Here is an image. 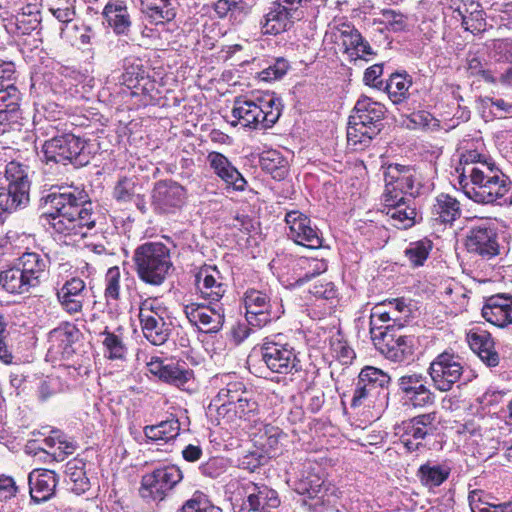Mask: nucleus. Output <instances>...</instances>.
<instances>
[{"label": "nucleus", "instance_id": "nucleus-1", "mask_svg": "<svg viewBox=\"0 0 512 512\" xmlns=\"http://www.w3.org/2000/svg\"><path fill=\"white\" fill-rule=\"evenodd\" d=\"M45 220L58 234L84 236V229L95 226L94 205L87 192L76 186L52 187L41 198Z\"/></svg>", "mask_w": 512, "mask_h": 512}, {"label": "nucleus", "instance_id": "nucleus-2", "mask_svg": "<svg viewBox=\"0 0 512 512\" xmlns=\"http://www.w3.org/2000/svg\"><path fill=\"white\" fill-rule=\"evenodd\" d=\"M468 179L460 180L465 195L481 204L507 205L512 203L511 182L494 164L482 163L481 167L465 168Z\"/></svg>", "mask_w": 512, "mask_h": 512}, {"label": "nucleus", "instance_id": "nucleus-3", "mask_svg": "<svg viewBox=\"0 0 512 512\" xmlns=\"http://www.w3.org/2000/svg\"><path fill=\"white\" fill-rule=\"evenodd\" d=\"M386 107L367 96H361L349 117L347 141L354 149L367 147L383 127Z\"/></svg>", "mask_w": 512, "mask_h": 512}, {"label": "nucleus", "instance_id": "nucleus-4", "mask_svg": "<svg viewBox=\"0 0 512 512\" xmlns=\"http://www.w3.org/2000/svg\"><path fill=\"white\" fill-rule=\"evenodd\" d=\"M232 116L236 119L233 125L241 123L254 129L271 128L282 113L281 100L274 94L265 93L253 99L238 96L234 99Z\"/></svg>", "mask_w": 512, "mask_h": 512}, {"label": "nucleus", "instance_id": "nucleus-5", "mask_svg": "<svg viewBox=\"0 0 512 512\" xmlns=\"http://www.w3.org/2000/svg\"><path fill=\"white\" fill-rule=\"evenodd\" d=\"M133 260L140 280L152 286L164 283L173 267L170 250L162 242H145L134 251Z\"/></svg>", "mask_w": 512, "mask_h": 512}, {"label": "nucleus", "instance_id": "nucleus-6", "mask_svg": "<svg viewBox=\"0 0 512 512\" xmlns=\"http://www.w3.org/2000/svg\"><path fill=\"white\" fill-rule=\"evenodd\" d=\"M5 177L9 184L6 189H0V223L4 221V213L25 208L30 201L27 166L16 161L9 162L5 168Z\"/></svg>", "mask_w": 512, "mask_h": 512}, {"label": "nucleus", "instance_id": "nucleus-7", "mask_svg": "<svg viewBox=\"0 0 512 512\" xmlns=\"http://www.w3.org/2000/svg\"><path fill=\"white\" fill-rule=\"evenodd\" d=\"M85 147L86 141L79 136L72 133L57 135L43 143V161L46 164L83 166L89 162Z\"/></svg>", "mask_w": 512, "mask_h": 512}, {"label": "nucleus", "instance_id": "nucleus-8", "mask_svg": "<svg viewBox=\"0 0 512 512\" xmlns=\"http://www.w3.org/2000/svg\"><path fill=\"white\" fill-rule=\"evenodd\" d=\"M167 308L157 298L143 300L139 320L143 336L153 345H163L171 334V323L166 321Z\"/></svg>", "mask_w": 512, "mask_h": 512}, {"label": "nucleus", "instance_id": "nucleus-9", "mask_svg": "<svg viewBox=\"0 0 512 512\" xmlns=\"http://www.w3.org/2000/svg\"><path fill=\"white\" fill-rule=\"evenodd\" d=\"M182 478L181 470L175 465L156 468L142 476L139 495L147 503L161 502Z\"/></svg>", "mask_w": 512, "mask_h": 512}, {"label": "nucleus", "instance_id": "nucleus-10", "mask_svg": "<svg viewBox=\"0 0 512 512\" xmlns=\"http://www.w3.org/2000/svg\"><path fill=\"white\" fill-rule=\"evenodd\" d=\"M228 488L241 489L245 495L237 512H272L280 505L277 491L265 484L232 480Z\"/></svg>", "mask_w": 512, "mask_h": 512}, {"label": "nucleus", "instance_id": "nucleus-11", "mask_svg": "<svg viewBox=\"0 0 512 512\" xmlns=\"http://www.w3.org/2000/svg\"><path fill=\"white\" fill-rule=\"evenodd\" d=\"M261 356L267 368L274 373L294 374L302 369L294 347L288 343H282L279 335L263 343Z\"/></svg>", "mask_w": 512, "mask_h": 512}, {"label": "nucleus", "instance_id": "nucleus-12", "mask_svg": "<svg viewBox=\"0 0 512 512\" xmlns=\"http://www.w3.org/2000/svg\"><path fill=\"white\" fill-rule=\"evenodd\" d=\"M244 304L246 321L253 327H263L284 313L281 301L271 300L265 292L255 289L245 292Z\"/></svg>", "mask_w": 512, "mask_h": 512}, {"label": "nucleus", "instance_id": "nucleus-13", "mask_svg": "<svg viewBox=\"0 0 512 512\" xmlns=\"http://www.w3.org/2000/svg\"><path fill=\"white\" fill-rule=\"evenodd\" d=\"M385 191L383 195H404L416 198L422 184L416 170L410 166L390 164L384 171Z\"/></svg>", "mask_w": 512, "mask_h": 512}, {"label": "nucleus", "instance_id": "nucleus-14", "mask_svg": "<svg viewBox=\"0 0 512 512\" xmlns=\"http://www.w3.org/2000/svg\"><path fill=\"white\" fill-rule=\"evenodd\" d=\"M463 365L458 355L443 352L439 354L428 368L434 387L447 392L459 381L463 374Z\"/></svg>", "mask_w": 512, "mask_h": 512}, {"label": "nucleus", "instance_id": "nucleus-15", "mask_svg": "<svg viewBox=\"0 0 512 512\" xmlns=\"http://www.w3.org/2000/svg\"><path fill=\"white\" fill-rule=\"evenodd\" d=\"M372 341L387 359L403 362L413 354L414 337L400 333L396 329L372 332Z\"/></svg>", "mask_w": 512, "mask_h": 512}, {"label": "nucleus", "instance_id": "nucleus-16", "mask_svg": "<svg viewBox=\"0 0 512 512\" xmlns=\"http://www.w3.org/2000/svg\"><path fill=\"white\" fill-rule=\"evenodd\" d=\"M391 377L376 367L366 366L359 373L351 406L356 408L367 400L376 399L389 385Z\"/></svg>", "mask_w": 512, "mask_h": 512}, {"label": "nucleus", "instance_id": "nucleus-17", "mask_svg": "<svg viewBox=\"0 0 512 512\" xmlns=\"http://www.w3.org/2000/svg\"><path fill=\"white\" fill-rule=\"evenodd\" d=\"M397 385L404 402L414 408H424L435 402V394L427 386V378L422 373L401 375Z\"/></svg>", "mask_w": 512, "mask_h": 512}, {"label": "nucleus", "instance_id": "nucleus-18", "mask_svg": "<svg viewBox=\"0 0 512 512\" xmlns=\"http://www.w3.org/2000/svg\"><path fill=\"white\" fill-rule=\"evenodd\" d=\"M184 313L192 325L199 327L206 333L218 332L225 322L223 304L206 306L199 303H190L184 306Z\"/></svg>", "mask_w": 512, "mask_h": 512}, {"label": "nucleus", "instance_id": "nucleus-19", "mask_svg": "<svg viewBox=\"0 0 512 512\" xmlns=\"http://www.w3.org/2000/svg\"><path fill=\"white\" fill-rule=\"evenodd\" d=\"M186 189L172 180L158 181L152 191V204L160 213H175L185 203Z\"/></svg>", "mask_w": 512, "mask_h": 512}, {"label": "nucleus", "instance_id": "nucleus-20", "mask_svg": "<svg viewBox=\"0 0 512 512\" xmlns=\"http://www.w3.org/2000/svg\"><path fill=\"white\" fill-rule=\"evenodd\" d=\"M285 222L288 225V236L296 243L310 249L322 246V237L316 226L311 225V220L299 211L286 213Z\"/></svg>", "mask_w": 512, "mask_h": 512}, {"label": "nucleus", "instance_id": "nucleus-21", "mask_svg": "<svg viewBox=\"0 0 512 512\" xmlns=\"http://www.w3.org/2000/svg\"><path fill=\"white\" fill-rule=\"evenodd\" d=\"M384 212L399 229H407L416 223L417 211L414 199L404 195H383Z\"/></svg>", "mask_w": 512, "mask_h": 512}, {"label": "nucleus", "instance_id": "nucleus-22", "mask_svg": "<svg viewBox=\"0 0 512 512\" xmlns=\"http://www.w3.org/2000/svg\"><path fill=\"white\" fill-rule=\"evenodd\" d=\"M466 247L469 252L483 257L497 255L499 244L495 228L487 223L472 227L467 235Z\"/></svg>", "mask_w": 512, "mask_h": 512}, {"label": "nucleus", "instance_id": "nucleus-23", "mask_svg": "<svg viewBox=\"0 0 512 512\" xmlns=\"http://www.w3.org/2000/svg\"><path fill=\"white\" fill-rule=\"evenodd\" d=\"M304 11L286 9L284 6L273 3V6L265 14L262 25L263 34L277 35L289 30L296 21L304 18Z\"/></svg>", "mask_w": 512, "mask_h": 512}, {"label": "nucleus", "instance_id": "nucleus-24", "mask_svg": "<svg viewBox=\"0 0 512 512\" xmlns=\"http://www.w3.org/2000/svg\"><path fill=\"white\" fill-rule=\"evenodd\" d=\"M87 293L85 282L79 277H73L57 290L56 297L66 313L75 315L82 312Z\"/></svg>", "mask_w": 512, "mask_h": 512}, {"label": "nucleus", "instance_id": "nucleus-25", "mask_svg": "<svg viewBox=\"0 0 512 512\" xmlns=\"http://www.w3.org/2000/svg\"><path fill=\"white\" fill-rule=\"evenodd\" d=\"M195 282L201 297L205 300L219 302L227 291V284L216 267L204 266L195 276Z\"/></svg>", "mask_w": 512, "mask_h": 512}, {"label": "nucleus", "instance_id": "nucleus-26", "mask_svg": "<svg viewBox=\"0 0 512 512\" xmlns=\"http://www.w3.org/2000/svg\"><path fill=\"white\" fill-rule=\"evenodd\" d=\"M207 162L227 187H232L235 191L245 190L247 181L225 155L212 151L207 155Z\"/></svg>", "mask_w": 512, "mask_h": 512}, {"label": "nucleus", "instance_id": "nucleus-27", "mask_svg": "<svg viewBox=\"0 0 512 512\" xmlns=\"http://www.w3.org/2000/svg\"><path fill=\"white\" fill-rule=\"evenodd\" d=\"M482 316L500 328L512 324V296L497 294L489 297L482 308Z\"/></svg>", "mask_w": 512, "mask_h": 512}, {"label": "nucleus", "instance_id": "nucleus-28", "mask_svg": "<svg viewBox=\"0 0 512 512\" xmlns=\"http://www.w3.org/2000/svg\"><path fill=\"white\" fill-rule=\"evenodd\" d=\"M58 475L48 469H35L28 475L31 499L40 503L49 500L58 485Z\"/></svg>", "mask_w": 512, "mask_h": 512}, {"label": "nucleus", "instance_id": "nucleus-29", "mask_svg": "<svg viewBox=\"0 0 512 512\" xmlns=\"http://www.w3.org/2000/svg\"><path fill=\"white\" fill-rule=\"evenodd\" d=\"M27 282L35 288L47 278L50 259L47 255L37 252H25L15 262Z\"/></svg>", "mask_w": 512, "mask_h": 512}, {"label": "nucleus", "instance_id": "nucleus-30", "mask_svg": "<svg viewBox=\"0 0 512 512\" xmlns=\"http://www.w3.org/2000/svg\"><path fill=\"white\" fill-rule=\"evenodd\" d=\"M248 392L242 382H230L225 388L220 389L209 407H215L217 420L220 422Z\"/></svg>", "mask_w": 512, "mask_h": 512}, {"label": "nucleus", "instance_id": "nucleus-31", "mask_svg": "<svg viewBox=\"0 0 512 512\" xmlns=\"http://www.w3.org/2000/svg\"><path fill=\"white\" fill-rule=\"evenodd\" d=\"M470 348L488 366L495 367L499 364V354L494 348V341L489 332L482 329H473L467 334Z\"/></svg>", "mask_w": 512, "mask_h": 512}, {"label": "nucleus", "instance_id": "nucleus-32", "mask_svg": "<svg viewBox=\"0 0 512 512\" xmlns=\"http://www.w3.org/2000/svg\"><path fill=\"white\" fill-rule=\"evenodd\" d=\"M103 16L117 34H126L131 27L130 14L124 1L110 0L103 9Z\"/></svg>", "mask_w": 512, "mask_h": 512}, {"label": "nucleus", "instance_id": "nucleus-33", "mask_svg": "<svg viewBox=\"0 0 512 512\" xmlns=\"http://www.w3.org/2000/svg\"><path fill=\"white\" fill-rule=\"evenodd\" d=\"M20 92L13 83L0 82V120L10 123L19 112Z\"/></svg>", "mask_w": 512, "mask_h": 512}, {"label": "nucleus", "instance_id": "nucleus-34", "mask_svg": "<svg viewBox=\"0 0 512 512\" xmlns=\"http://www.w3.org/2000/svg\"><path fill=\"white\" fill-rule=\"evenodd\" d=\"M431 214L436 222L451 224L461 215L460 203L448 194H440L431 208Z\"/></svg>", "mask_w": 512, "mask_h": 512}, {"label": "nucleus", "instance_id": "nucleus-35", "mask_svg": "<svg viewBox=\"0 0 512 512\" xmlns=\"http://www.w3.org/2000/svg\"><path fill=\"white\" fill-rule=\"evenodd\" d=\"M260 166L275 180H283L289 172L288 161L277 150L265 151L260 156Z\"/></svg>", "mask_w": 512, "mask_h": 512}, {"label": "nucleus", "instance_id": "nucleus-36", "mask_svg": "<svg viewBox=\"0 0 512 512\" xmlns=\"http://www.w3.org/2000/svg\"><path fill=\"white\" fill-rule=\"evenodd\" d=\"M77 332V328L68 322L53 329L48 335L49 350H55V353L64 354L71 348Z\"/></svg>", "mask_w": 512, "mask_h": 512}, {"label": "nucleus", "instance_id": "nucleus-37", "mask_svg": "<svg viewBox=\"0 0 512 512\" xmlns=\"http://www.w3.org/2000/svg\"><path fill=\"white\" fill-rule=\"evenodd\" d=\"M0 285L4 290L12 294H23L34 288L24 276L20 268L15 263L13 267L0 273Z\"/></svg>", "mask_w": 512, "mask_h": 512}, {"label": "nucleus", "instance_id": "nucleus-38", "mask_svg": "<svg viewBox=\"0 0 512 512\" xmlns=\"http://www.w3.org/2000/svg\"><path fill=\"white\" fill-rule=\"evenodd\" d=\"M179 431L180 423L174 417L161 421L156 425H147L143 429L144 435L148 440L165 443L175 439L179 435Z\"/></svg>", "mask_w": 512, "mask_h": 512}, {"label": "nucleus", "instance_id": "nucleus-39", "mask_svg": "<svg viewBox=\"0 0 512 512\" xmlns=\"http://www.w3.org/2000/svg\"><path fill=\"white\" fill-rule=\"evenodd\" d=\"M450 475V468L445 465L426 463L419 467L417 477L428 488L440 486Z\"/></svg>", "mask_w": 512, "mask_h": 512}, {"label": "nucleus", "instance_id": "nucleus-40", "mask_svg": "<svg viewBox=\"0 0 512 512\" xmlns=\"http://www.w3.org/2000/svg\"><path fill=\"white\" fill-rule=\"evenodd\" d=\"M341 34L344 37L343 45L346 47V51H352L351 56L356 55L357 58H363L365 55L374 54L370 44L357 29L346 25Z\"/></svg>", "mask_w": 512, "mask_h": 512}, {"label": "nucleus", "instance_id": "nucleus-41", "mask_svg": "<svg viewBox=\"0 0 512 512\" xmlns=\"http://www.w3.org/2000/svg\"><path fill=\"white\" fill-rule=\"evenodd\" d=\"M258 413V403L252 391L244 394L243 399L221 420L224 423H235L239 420H251Z\"/></svg>", "mask_w": 512, "mask_h": 512}, {"label": "nucleus", "instance_id": "nucleus-42", "mask_svg": "<svg viewBox=\"0 0 512 512\" xmlns=\"http://www.w3.org/2000/svg\"><path fill=\"white\" fill-rule=\"evenodd\" d=\"M85 463L82 460L74 459L66 465V475L72 483L71 490L77 495L83 494L90 489V481L84 470Z\"/></svg>", "mask_w": 512, "mask_h": 512}, {"label": "nucleus", "instance_id": "nucleus-43", "mask_svg": "<svg viewBox=\"0 0 512 512\" xmlns=\"http://www.w3.org/2000/svg\"><path fill=\"white\" fill-rule=\"evenodd\" d=\"M296 266L304 271L295 279L294 285L296 286L303 285L327 270V263L319 259L301 258L297 261Z\"/></svg>", "mask_w": 512, "mask_h": 512}, {"label": "nucleus", "instance_id": "nucleus-44", "mask_svg": "<svg viewBox=\"0 0 512 512\" xmlns=\"http://www.w3.org/2000/svg\"><path fill=\"white\" fill-rule=\"evenodd\" d=\"M411 81L406 75L392 74L385 83L384 90L394 104L401 103L406 97Z\"/></svg>", "mask_w": 512, "mask_h": 512}, {"label": "nucleus", "instance_id": "nucleus-45", "mask_svg": "<svg viewBox=\"0 0 512 512\" xmlns=\"http://www.w3.org/2000/svg\"><path fill=\"white\" fill-rule=\"evenodd\" d=\"M124 72L122 73L119 83L128 88L136 87L141 79L145 77V69L140 60L135 58H125L123 61Z\"/></svg>", "mask_w": 512, "mask_h": 512}, {"label": "nucleus", "instance_id": "nucleus-46", "mask_svg": "<svg viewBox=\"0 0 512 512\" xmlns=\"http://www.w3.org/2000/svg\"><path fill=\"white\" fill-rule=\"evenodd\" d=\"M104 336L102 344L105 355L111 360L123 359L126 354V347L121 335L110 332L107 327L100 333Z\"/></svg>", "mask_w": 512, "mask_h": 512}, {"label": "nucleus", "instance_id": "nucleus-47", "mask_svg": "<svg viewBox=\"0 0 512 512\" xmlns=\"http://www.w3.org/2000/svg\"><path fill=\"white\" fill-rule=\"evenodd\" d=\"M145 13L147 17L154 24H163L173 20L176 16L174 8L171 7V3H156L148 2L145 4Z\"/></svg>", "mask_w": 512, "mask_h": 512}, {"label": "nucleus", "instance_id": "nucleus-48", "mask_svg": "<svg viewBox=\"0 0 512 512\" xmlns=\"http://www.w3.org/2000/svg\"><path fill=\"white\" fill-rule=\"evenodd\" d=\"M425 432L411 422L404 423V433L401 436V443L407 452H416L424 447L422 441L426 438Z\"/></svg>", "mask_w": 512, "mask_h": 512}, {"label": "nucleus", "instance_id": "nucleus-49", "mask_svg": "<svg viewBox=\"0 0 512 512\" xmlns=\"http://www.w3.org/2000/svg\"><path fill=\"white\" fill-rule=\"evenodd\" d=\"M177 512H222V510L210 503L201 492H195Z\"/></svg>", "mask_w": 512, "mask_h": 512}, {"label": "nucleus", "instance_id": "nucleus-50", "mask_svg": "<svg viewBox=\"0 0 512 512\" xmlns=\"http://www.w3.org/2000/svg\"><path fill=\"white\" fill-rule=\"evenodd\" d=\"M283 432L279 427L264 424L261 428H259V445L266 449L267 452L276 450L278 448V444L280 438L283 436Z\"/></svg>", "mask_w": 512, "mask_h": 512}, {"label": "nucleus", "instance_id": "nucleus-51", "mask_svg": "<svg viewBox=\"0 0 512 512\" xmlns=\"http://www.w3.org/2000/svg\"><path fill=\"white\" fill-rule=\"evenodd\" d=\"M432 244L429 240H421L411 243L409 248L406 249L405 255L414 266H422L427 259Z\"/></svg>", "mask_w": 512, "mask_h": 512}, {"label": "nucleus", "instance_id": "nucleus-52", "mask_svg": "<svg viewBox=\"0 0 512 512\" xmlns=\"http://www.w3.org/2000/svg\"><path fill=\"white\" fill-rule=\"evenodd\" d=\"M162 372L163 375L160 378L162 381L178 387L184 385L190 376L188 370L173 362L166 363Z\"/></svg>", "mask_w": 512, "mask_h": 512}, {"label": "nucleus", "instance_id": "nucleus-53", "mask_svg": "<svg viewBox=\"0 0 512 512\" xmlns=\"http://www.w3.org/2000/svg\"><path fill=\"white\" fill-rule=\"evenodd\" d=\"M135 189L136 182L133 178L122 177L117 181L113 189V198L120 203L133 201L137 195Z\"/></svg>", "mask_w": 512, "mask_h": 512}, {"label": "nucleus", "instance_id": "nucleus-54", "mask_svg": "<svg viewBox=\"0 0 512 512\" xmlns=\"http://www.w3.org/2000/svg\"><path fill=\"white\" fill-rule=\"evenodd\" d=\"M469 504L472 512H512V502L498 505L482 502L477 491L469 494Z\"/></svg>", "mask_w": 512, "mask_h": 512}, {"label": "nucleus", "instance_id": "nucleus-55", "mask_svg": "<svg viewBox=\"0 0 512 512\" xmlns=\"http://www.w3.org/2000/svg\"><path fill=\"white\" fill-rule=\"evenodd\" d=\"M380 16V23L393 32L403 31L407 26V17L395 10L383 9Z\"/></svg>", "mask_w": 512, "mask_h": 512}, {"label": "nucleus", "instance_id": "nucleus-56", "mask_svg": "<svg viewBox=\"0 0 512 512\" xmlns=\"http://www.w3.org/2000/svg\"><path fill=\"white\" fill-rule=\"evenodd\" d=\"M303 399L306 409L311 413H318L325 403V394L321 388L310 386L305 389Z\"/></svg>", "mask_w": 512, "mask_h": 512}, {"label": "nucleus", "instance_id": "nucleus-57", "mask_svg": "<svg viewBox=\"0 0 512 512\" xmlns=\"http://www.w3.org/2000/svg\"><path fill=\"white\" fill-rule=\"evenodd\" d=\"M414 426L425 432L426 436H433L438 430L439 420L436 412L424 413L409 420Z\"/></svg>", "mask_w": 512, "mask_h": 512}, {"label": "nucleus", "instance_id": "nucleus-58", "mask_svg": "<svg viewBox=\"0 0 512 512\" xmlns=\"http://www.w3.org/2000/svg\"><path fill=\"white\" fill-rule=\"evenodd\" d=\"M105 297L108 300H117L120 295V269L117 266L108 269L105 276Z\"/></svg>", "mask_w": 512, "mask_h": 512}, {"label": "nucleus", "instance_id": "nucleus-59", "mask_svg": "<svg viewBox=\"0 0 512 512\" xmlns=\"http://www.w3.org/2000/svg\"><path fill=\"white\" fill-rule=\"evenodd\" d=\"M491 57L497 62L512 64V41L508 39L494 41Z\"/></svg>", "mask_w": 512, "mask_h": 512}, {"label": "nucleus", "instance_id": "nucleus-60", "mask_svg": "<svg viewBox=\"0 0 512 512\" xmlns=\"http://www.w3.org/2000/svg\"><path fill=\"white\" fill-rule=\"evenodd\" d=\"M74 0H58V6L50 9L53 16L62 23H69L75 17Z\"/></svg>", "mask_w": 512, "mask_h": 512}, {"label": "nucleus", "instance_id": "nucleus-61", "mask_svg": "<svg viewBox=\"0 0 512 512\" xmlns=\"http://www.w3.org/2000/svg\"><path fill=\"white\" fill-rule=\"evenodd\" d=\"M9 332L6 329V323L3 316L0 315V360L4 364L13 363V353L8 343Z\"/></svg>", "mask_w": 512, "mask_h": 512}, {"label": "nucleus", "instance_id": "nucleus-62", "mask_svg": "<svg viewBox=\"0 0 512 512\" xmlns=\"http://www.w3.org/2000/svg\"><path fill=\"white\" fill-rule=\"evenodd\" d=\"M467 70L473 76H481L488 83L494 81V69H484L482 62L476 56L467 59Z\"/></svg>", "mask_w": 512, "mask_h": 512}, {"label": "nucleus", "instance_id": "nucleus-63", "mask_svg": "<svg viewBox=\"0 0 512 512\" xmlns=\"http://www.w3.org/2000/svg\"><path fill=\"white\" fill-rule=\"evenodd\" d=\"M288 69V63L284 59H278L276 63L264 69L261 73V79L265 81L277 80L283 77Z\"/></svg>", "mask_w": 512, "mask_h": 512}, {"label": "nucleus", "instance_id": "nucleus-64", "mask_svg": "<svg viewBox=\"0 0 512 512\" xmlns=\"http://www.w3.org/2000/svg\"><path fill=\"white\" fill-rule=\"evenodd\" d=\"M331 346L336 357L343 364H348L354 359L355 352L351 347L347 345L346 342H343L341 340H335L331 343Z\"/></svg>", "mask_w": 512, "mask_h": 512}]
</instances>
